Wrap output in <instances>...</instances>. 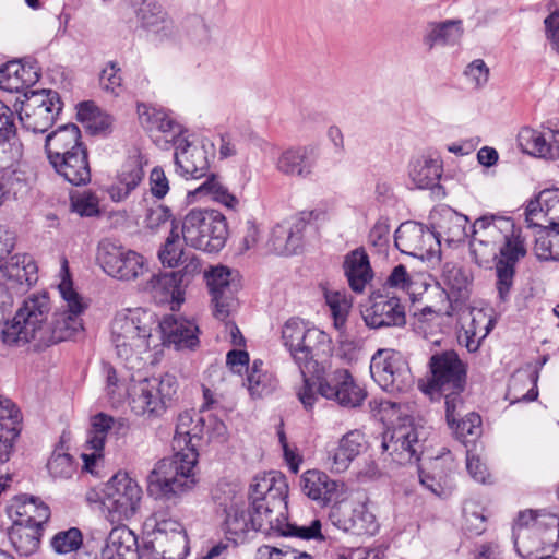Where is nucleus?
I'll list each match as a JSON object with an SVG mask.
<instances>
[{
	"mask_svg": "<svg viewBox=\"0 0 559 559\" xmlns=\"http://www.w3.org/2000/svg\"><path fill=\"white\" fill-rule=\"evenodd\" d=\"M205 420L198 413L186 411L178 416L173 439L171 457L158 461L147 476L148 490L157 499L177 504L197 484L194 467L198 444L204 437Z\"/></svg>",
	"mask_w": 559,
	"mask_h": 559,
	"instance_id": "obj_1",
	"label": "nucleus"
},
{
	"mask_svg": "<svg viewBox=\"0 0 559 559\" xmlns=\"http://www.w3.org/2000/svg\"><path fill=\"white\" fill-rule=\"evenodd\" d=\"M471 254L479 266L496 262V288L501 301H507L514 284L515 267L526 255L521 230L509 217L484 215L472 226Z\"/></svg>",
	"mask_w": 559,
	"mask_h": 559,
	"instance_id": "obj_2",
	"label": "nucleus"
},
{
	"mask_svg": "<svg viewBox=\"0 0 559 559\" xmlns=\"http://www.w3.org/2000/svg\"><path fill=\"white\" fill-rule=\"evenodd\" d=\"M174 157L177 171L180 175L193 179L205 177V180L191 191L190 194L194 197H210L228 209H235L238 205V199L228 191L221 178L216 174L207 175L210 162L204 144L192 143L187 139L177 138L175 140Z\"/></svg>",
	"mask_w": 559,
	"mask_h": 559,
	"instance_id": "obj_3",
	"label": "nucleus"
},
{
	"mask_svg": "<svg viewBox=\"0 0 559 559\" xmlns=\"http://www.w3.org/2000/svg\"><path fill=\"white\" fill-rule=\"evenodd\" d=\"M154 321L140 309L117 313L111 322V343L130 369L140 368L142 355L152 347ZM157 344H153L156 347Z\"/></svg>",
	"mask_w": 559,
	"mask_h": 559,
	"instance_id": "obj_4",
	"label": "nucleus"
},
{
	"mask_svg": "<svg viewBox=\"0 0 559 559\" xmlns=\"http://www.w3.org/2000/svg\"><path fill=\"white\" fill-rule=\"evenodd\" d=\"M50 310V299L46 293L27 297L13 319L4 324L1 331L3 343L20 346L35 341L37 347H41V336L47 329Z\"/></svg>",
	"mask_w": 559,
	"mask_h": 559,
	"instance_id": "obj_5",
	"label": "nucleus"
},
{
	"mask_svg": "<svg viewBox=\"0 0 559 559\" xmlns=\"http://www.w3.org/2000/svg\"><path fill=\"white\" fill-rule=\"evenodd\" d=\"M181 235L187 246L216 253L225 247L227 240L226 217L217 210L193 209L182 221Z\"/></svg>",
	"mask_w": 559,
	"mask_h": 559,
	"instance_id": "obj_6",
	"label": "nucleus"
},
{
	"mask_svg": "<svg viewBox=\"0 0 559 559\" xmlns=\"http://www.w3.org/2000/svg\"><path fill=\"white\" fill-rule=\"evenodd\" d=\"M282 338L300 373L318 374L316 357L320 347L330 342L328 334L317 328H307L302 321L289 319L282 329Z\"/></svg>",
	"mask_w": 559,
	"mask_h": 559,
	"instance_id": "obj_7",
	"label": "nucleus"
},
{
	"mask_svg": "<svg viewBox=\"0 0 559 559\" xmlns=\"http://www.w3.org/2000/svg\"><path fill=\"white\" fill-rule=\"evenodd\" d=\"M14 107L23 128L45 133L61 111L62 102L58 92L40 90L24 93V99L17 98Z\"/></svg>",
	"mask_w": 559,
	"mask_h": 559,
	"instance_id": "obj_8",
	"label": "nucleus"
},
{
	"mask_svg": "<svg viewBox=\"0 0 559 559\" xmlns=\"http://www.w3.org/2000/svg\"><path fill=\"white\" fill-rule=\"evenodd\" d=\"M142 489L127 474L118 473L106 484L102 510L110 523L130 520L139 510Z\"/></svg>",
	"mask_w": 559,
	"mask_h": 559,
	"instance_id": "obj_9",
	"label": "nucleus"
},
{
	"mask_svg": "<svg viewBox=\"0 0 559 559\" xmlns=\"http://www.w3.org/2000/svg\"><path fill=\"white\" fill-rule=\"evenodd\" d=\"M177 388L176 378L168 373L140 380L128 392L132 412L140 416L162 415Z\"/></svg>",
	"mask_w": 559,
	"mask_h": 559,
	"instance_id": "obj_10",
	"label": "nucleus"
},
{
	"mask_svg": "<svg viewBox=\"0 0 559 559\" xmlns=\"http://www.w3.org/2000/svg\"><path fill=\"white\" fill-rule=\"evenodd\" d=\"M59 292L66 301L67 309L56 312L51 322L47 324L44 336H41V347L70 340L83 330L80 316L85 306L73 289L72 282L63 280L59 284Z\"/></svg>",
	"mask_w": 559,
	"mask_h": 559,
	"instance_id": "obj_11",
	"label": "nucleus"
},
{
	"mask_svg": "<svg viewBox=\"0 0 559 559\" xmlns=\"http://www.w3.org/2000/svg\"><path fill=\"white\" fill-rule=\"evenodd\" d=\"M372 379L381 389L395 393L408 390L413 378L403 355L391 348L378 349L370 361Z\"/></svg>",
	"mask_w": 559,
	"mask_h": 559,
	"instance_id": "obj_12",
	"label": "nucleus"
},
{
	"mask_svg": "<svg viewBox=\"0 0 559 559\" xmlns=\"http://www.w3.org/2000/svg\"><path fill=\"white\" fill-rule=\"evenodd\" d=\"M153 520L154 528L146 547L160 559H185L189 552V542L182 524L162 513H155Z\"/></svg>",
	"mask_w": 559,
	"mask_h": 559,
	"instance_id": "obj_13",
	"label": "nucleus"
},
{
	"mask_svg": "<svg viewBox=\"0 0 559 559\" xmlns=\"http://www.w3.org/2000/svg\"><path fill=\"white\" fill-rule=\"evenodd\" d=\"M431 377L423 391L433 395L442 391L465 390L466 368L453 350L435 354L429 360Z\"/></svg>",
	"mask_w": 559,
	"mask_h": 559,
	"instance_id": "obj_14",
	"label": "nucleus"
},
{
	"mask_svg": "<svg viewBox=\"0 0 559 559\" xmlns=\"http://www.w3.org/2000/svg\"><path fill=\"white\" fill-rule=\"evenodd\" d=\"M559 543V516L539 512L534 525L515 535L514 546L523 558H533L534 551H554Z\"/></svg>",
	"mask_w": 559,
	"mask_h": 559,
	"instance_id": "obj_15",
	"label": "nucleus"
},
{
	"mask_svg": "<svg viewBox=\"0 0 559 559\" xmlns=\"http://www.w3.org/2000/svg\"><path fill=\"white\" fill-rule=\"evenodd\" d=\"M97 259L109 276L120 281H134L147 270L142 254L110 241L100 245Z\"/></svg>",
	"mask_w": 559,
	"mask_h": 559,
	"instance_id": "obj_16",
	"label": "nucleus"
},
{
	"mask_svg": "<svg viewBox=\"0 0 559 559\" xmlns=\"http://www.w3.org/2000/svg\"><path fill=\"white\" fill-rule=\"evenodd\" d=\"M426 432L413 423H403L394 427L390 437L385 435L382 449L399 464L418 462L425 450Z\"/></svg>",
	"mask_w": 559,
	"mask_h": 559,
	"instance_id": "obj_17",
	"label": "nucleus"
},
{
	"mask_svg": "<svg viewBox=\"0 0 559 559\" xmlns=\"http://www.w3.org/2000/svg\"><path fill=\"white\" fill-rule=\"evenodd\" d=\"M318 379V393L338 405L355 408L362 404L367 393L359 386L347 369L337 368Z\"/></svg>",
	"mask_w": 559,
	"mask_h": 559,
	"instance_id": "obj_18",
	"label": "nucleus"
},
{
	"mask_svg": "<svg viewBox=\"0 0 559 559\" xmlns=\"http://www.w3.org/2000/svg\"><path fill=\"white\" fill-rule=\"evenodd\" d=\"M439 286V295L442 300L438 311L449 317L461 312L471 294V281L467 273L453 263H445Z\"/></svg>",
	"mask_w": 559,
	"mask_h": 559,
	"instance_id": "obj_19",
	"label": "nucleus"
},
{
	"mask_svg": "<svg viewBox=\"0 0 559 559\" xmlns=\"http://www.w3.org/2000/svg\"><path fill=\"white\" fill-rule=\"evenodd\" d=\"M312 215L313 211H302L275 225L269 239L270 249L278 255L297 253L304 245L305 233Z\"/></svg>",
	"mask_w": 559,
	"mask_h": 559,
	"instance_id": "obj_20",
	"label": "nucleus"
},
{
	"mask_svg": "<svg viewBox=\"0 0 559 559\" xmlns=\"http://www.w3.org/2000/svg\"><path fill=\"white\" fill-rule=\"evenodd\" d=\"M364 322L369 329L404 328L406 325L405 306L396 296L378 295L361 311Z\"/></svg>",
	"mask_w": 559,
	"mask_h": 559,
	"instance_id": "obj_21",
	"label": "nucleus"
},
{
	"mask_svg": "<svg viewBox=\"0 0 559 559\" xmlns=\"http://www.w3.org/2000/svg\"><path fill=\"white\" fill-rule=\"evenodd\" d=\"M204 274L214 304V316L224 321L235 304L237 290V285L231 281V271L227 266L217 265Z\"/></svg>",
	"mask_w": 559,
	"mask_h": 559,
	"instance_id": "obj_22",
	"label": "nucleus"
},
{
	"mask_svg": "<svg viewBox=\"0 0 559 559\" xmlns=\"http://www.w3.org/2000/svg\"><path fill=\"white\" fill-rule=\"evenodd\" d=\"M288 496V485L283 474L278 472H269L257 475L250 485L249 500L250 506L273 503L275 511H281L284 506V499Z\"/></svg>",
	"mask_w": 559,
	"mask_h": 559,
	"instance_id": "obj_23",
	"label": "nucleus"
},
{
	"mask_svg": "<svg viewBox=\"0 0 559 559\" xmlns=\"http://www.w3.org/2000/svg\"><path fill=\"white\" fill-rule=\"evenodd\" d=\"M461 330L457 335L459 343L464 345L469 353H475L483 340L489 334L493 328L491 317L481 309H464L461 310Z\"/></svg>",
	"mask_w": 559,
	"mask_h": 559,
	"instance_id": "obj_24",
	"label": "nucleus"
},
{
	"mask_svg": "<svg viewBox=\"0 0 559 559\" xmlns=\"http://www.w3.org/2000/svg\"><path fill=\"white\" fill-rule=\"evenodd\" d=\"M22 415L16 405L0 395V464L8 462L21 432Z\"/></svg>",
	"mask_w": 559,
	"mask_h": 559,
	"instance_id": "obj_25",
	"label": "nucleus"
},
{
	"mask_svg": "<svg viewBox=\"0 0 559 559\" xmlns=\"http://www.w3.org/2000/svg\"><path fill=\"white\" fill-rule=\"evenodd\" d=\"M225 533L235 544L242 543L250 531H255L252 508H247L241 495L234 493L230 503H225Z\"/></svg>",
	"mask_w": 559,
	"mask_h": 559,
	"instance_id": "obj_26",
	"label": "nucleus"
},
{
	"mask_svg": "<svg viewBox=\"0 0 559 559\" xmlns=\"http://www.w3.org/2000/svg\"><path fill=\"white\" fill-rule=\"evenodd\" d=\"M163 344L174 345L177 349L194 348L199 344L197 324L173 314L164 317L158 323Z\"/></svg>",
	"mask_w": 559,
	"mask_h": 559,
	"instance_id": "obj_27",
	"label": "nucleus"
},
{
	"mask_svg": "<svg viewBox=\"0 0 559 559\" xmlns=\"http://www.w3.org/2000/svg\"><path fill=\"white\" fill-rule=\"evenodd\" d=\"M366 448L365 435L354 429L345 433L337 447L329 452L326 464L331 472L343 473Z\"/></svg>",
	"mask_w": 559,
	"mask_h": 559,
	"instance_id": "obj_28",
	"label": "nucleus"
},
{
	"mask_svg": "<svg viewBox=\"0 0 559 559\" xmlns=\"http://www.w3.org/2000/svg\"><path fill=\"white\" fill-rule=\"evenodd\" d=\"M2 278L8 288H28L37 281V265L28 254H14L0 265Z\"/></svg>",
	"mask_w": 559,
	"mask_h": 559,
	"instance_id": "obj_29",
	"label": "nucleus"
},
{
	"mask_svg": "<svg viewBox=\"0 0 559 559\" xmlns=\"http://www.w3.org/2000/svg\"><path fill=\"white\" fill-rule=\"evenodd\" d=\"M49 163L60 176L73 186L86 185L91 180V169L85 146Z\"/></svg>",
	"mask_w": 559,
	"mask_h": 559,
	"instance_id": "obj_30",
	"label": "nucleus"
},
{
	"mask_svg": "<svg viewBox=\"0 0 559 559\" xmlns=\"http://www.w3.org/2000/svg\"><path fill=\"white\" fill-rule=\"evenodd\" d=\"M102 559H138V538L126 525L114 527L102 548Z\"/></svg>",
	"mask_w": 559,
	"mask_h": 559,
	"instance_id": "obj_31",
	"label": "nucleus"
},
{
	"mask_svg": "<svg viewBox=\"0 0 559 559\" xmlns=\"http://www.w3.org/2000/svg\"><path fill=\"white\" fill-rule=\"evenodd\" d=\"M340 484L318 469L306 471L301 476L302 492L320 506H326L338 498Z\"/></svg>",
	"mask_w": 559,
	"mask_h": 559,
	"instance_id": "obj_32",
	"label": "nucleus"
},
{
	"mask_svg": "<svg viewBox=\"0 0 559 559\" xmlns=\"http://www.w3.org/2000/svg\"><path fill=\"white\" fill-rule=\"evenodd\" d=\"M430 240L431 235L423 224L416 222L402 223L394 234L395 247L412 257H423L428 251L427 243Z\"/></svg>",
	"mask_w": 559,
	"mask_h": 559,
	"instance_id": "obj_33",
	"label": "nucleus"
},
{
	"mask_svg": "<svg viewBox=\"0 0 559 559\" xmlns=\"http://www.w3.org/2000/svg\"><path fill=\"white\" fill-rule=\"evenodd\" d=\"M551 143L539 131L525 127L518 135L519 146L532 156L556 159L559 157V131L550 130Z\"/></svg>",
	"mask_w": 559,
	"mask_h": 559,
	"instance_id": "obj_34",
	"label": "nucleus"
},
{
	"mask_svg": "<svg viewBox=\"0 0 559 559\" xmlns=\"http://www.w3.org/2000/svg\"><path fill=\"white\" fill-rule=\"evenodd\" d=\"M144 178L143 160L140 155L130 156L117 175V183L108 189L112 201L120 202L136 189Z\"/></svg>",
	"mask_w": 559,
	"mask_h": 559,
	"instance_id": "obj_35",
	"label": "nucleus"
},
{
	"mask_svg": "<svg viewBox=\"0 0 559 559\" xmlns=\"http://www.w3.org/2000/svg\"><path fill=\"white\" fill-rule=\"evenodd\" d=\"M129 425L126 419L114 418L105 413H97L91 417L86 447L90 450L104 451L106 438L109 431L123 436L127 433Z\"/></svg>",
	"mask_w": 559,
	"mask_h": 559,
	"instance_id": "obj_36",
	"label": "nucleus"
},
{
	"mask_svg": "<svg viewBox=\"0 0 559 559\" xmlns=\"http://www.w3.org/2000/svg\"><path fill=\"white\" fill-rule=\"evenodd\" d=\"M82 147L84 145L81 142V131L73 123L59 127L47 135L45 142V151L49 162Z\"/></svg>",
	"mask_w": 559,
	"mask_h": 559,
	"instance_id": "obj_37",
	"label": "nucleus"
},
{
	"mask_svg": "<svg viewBox=\"0 0 559 559\" xmlns=\"http://www.w3.org/2000/svg\"><path fill=\"white\" fill-rule=\"evenodd\" d=\"M38 79L36 71L20 61H10L0 68V88L9 93L24 96V93H27L26 90Z\"/></svg>",
	"mask_w": 559,
	"mask_h": 559,
	"instance_id": "obj_38",
	"label": "nucleus"
},
{
	"mask_svg": "<svg viewBox=\"0 0 559 559\" xmlns=\"http://www.w3.org/2000/svg\"><path fill=\"white\" fill-rule=\"evenodd\" d=\"M253 524L255 532H262L266 535H281L289 527L286 518L287 499H284V506L281 511H275L273 503H263L252 507Z\"/></svg>",
	"mask_w": 559,
	"mask_h": 559,
	"instance_id": "obj_39",
	"label": "nucleus"
},
{
	"mask_svg": "<svg viewBox=\"0 0 559 559\" xmlns=\"http://www.w3.org/2000/svg\"><path fill=\"white\" fill-rule=\"evenodd\" d=\"M144 290L152 294L157 302H169L180 306L185 300V288L178 283L173 272L152 275L146 282Z\"/></svg>",
	"mask_w": 559,
	"mask_h": 559,
	"instance_id": "obj_40",
	"label": "nucleus"
},
{
	"mask_svg": "<svg viewBox=\"0 0 559 559\" xmlns=\"http://www.w3.org/2000/svg\"><path fill=\"white\" fill-rule=\"evenodd\" d=\"M344 273L347 277L349 287L355 293H362L366 285L372 278L368 254L364 249H355L349 252L344 260Z\"/></svg>",
	"mask_w": 559,
	"mask_h": 559,
	"instance_id": "obj_41",
	"label": "nucleus"
},
{
	"mask_svg": "<svg viewBox=\"0 0 559 559\" xmlns=\"http://www.w3.org/2000/svg\"><path fill=\"white\" fill-rule=\"evenodd\" d=\"M138 115L141 124L150 131L157 130L171 134V142L175 144L177 138H181L182 128L163 109H157L145 104L138 105Z\"/></svg>",
	"mask_w": 559,
	"mask_h": 559,
	"instance_id": "obj_42",
	"label": "nucleus"
},
{
	"mask_svg": "<svg viewBox=\"0 0 559 559\" xmlns=\"http://www.w3.org/2000/svg\"><path fill=\"white\" fill-rule=\"evenodd\" d=\"M537 380V370L531 368L516 370L509 381L507 399L511 404L536 400L538 396Z\"/></svg>",
	"mask_w": 559,
	"mask_h": 559,
	"instance_id": "obj_43",
	"label": "nucleus"
},
{
	"mask_svg": "<svg viewBox=\"0 0 559 559\" xmlns=\"http://www.w3.org/2000/svg\"><path fill=\"white\" fill-rule=\"evenodd\" d=\"M309 153V148L305 146L284 151L277 158V170L286 176L301 178L309 176L313 167Z\"/></svg>",
	"mask_w": 559,
	"mask_h": 559,
	"instance_id": "obj_44",
	"label": "nucleus"
},
{
	"mask_svg": "<svg viewBox=\"0 0 559 559\" xmlns=\"http://www.w3.org/2000/svg\"><path fill=\"white\" fill-rule=\"evenodd\" d=\"M441 165L438 159L417 156L412 158L408 166V176L415 188L428 189L433 187L441 176Z\"/></svg>",
	"mask_w": 559,
	"mask_h": 559,
	"instance_id": "obj_45",
	"label": "nucleus"
},
{
	"mask_svg": "<svg viewBox=\"0 0 559 559\" xmlns=\"http://www.w3.org/2000/svg\"><path fill=\"white\" fill-rule=\"evenodd\" d=\"M41 530L21 521H14L9 531V538L16 552L26 557L36 552L40 544Z\"/></svg>",
	"mask_w": 559,
	"mask_h": 559,
	"instance_id": "obj_46",
	"label": "nucleus"
},
{
	"mask_svg": "<svg viewBox=\"0 0 559 559\" xmlns=\"http://www.w3.org/2000/svg\"><path fill=\"white\" fill-rule=\"evenodd\" d=\"M138 16L144 27L155 33L164 32L165 36L173 34V21L168 17L162 5L154 0H144L139 9Z\"/></svg>",
	"mask_w": 559,
	"mask_h": 559,
	"instance_id": "obj_47",
	"label": "nucleus"
},
{
	"mask_svg": "<svg viewBox=\"0 0 559 559\" xmlns=\"http://www.w3.org/2000/svg\"><path fill=\"white\" fill-rule=\"evenodd\" d=\"M16 514L19 518L15 521L43 528L50 518V509L38 498L23 496L19 499Z\"/></svg>",
	"mask_w": 559,
	"mask_h": 559,
	"instance_id": "obj_48",
	"label": "nucleus"
},
{
	"mask_svg": "<svg viewBox=\"0 0 559 559\" xmlns=\"http://www.w3.org/2000/svg\"><path fill=\"white\" fill-rule=\"evenodd\" d=\"M468 223L467 216L460 214L451 209L442 212L438 227L440 235L449 243H456L463 241L467 237L466 226Z\"/></svg>",
	"mask_w": 559,
	"mask_h": 559,
	"instance_id": "obj_49",
	"label": "nucleus"
},
{
	"mask_svg": "<svg viewBox=\"0 0 559 559\" xmlns=\"http://www.w3.org/2000/svg\"><path fill=\"white\" fill-rule=\"evenodd\" d=\"M463 34L461 21H445L432 25L425 36L424 43L431 49L436 45H452L460 40Z\"/></svg>",
	"mask_w": 559,
	"mask_h": 559,
	"instance_id": "obj_50",
	"label": "nucleus"
},
{
	"mask_svg": "<svg viewBox=\"0 0 559 559\" xmlns=\"http://www.w3.org/2000/svg\"><path fill=\"white\" fill-rule=\"evenodd\" d=\"M534 251L539 260L559 261V226L543 227L536 236Z\"/></svg>",
	"mask_w": 559,
	"mask_h": 559,
	"instance_id": "obj_51",
	"label": "nucleus"
},
{
	"mask_svg": "<svg viewBox=\"0 0 559 559\" xmlns=\"http://www.w3.org/2000/svg\"><path fill=\"white\" fill-rule=\"evenodd\" d=\"M262 365L261 360H254L247 377L248 390L257 397L272 393L277 384L272 373L262 370Z\"/></svg>",
	"mask_w": 559,
	"mask_h": 559,
	"instance_id": "obj_52",
	"label": "nucleus"
},
{
	"mask_svg": "<svg viewBox=\"0 0 559 559\" xmlns=\"http://www.w3.org/2000/svg\"><path fill=\"white\" fill-rule=\"evenodd\" d=\"M559 203V189H545L539 192L536 200L530 201L526 206V222L530 226L542 227V222L538 219L539 214L544 212L545 207H555Z\"/></svg>",
	"mask_w": 559,
	"mask_h": 559,
	"instance_id": "obj_53",
	"label": "nucleus"
},
{
	"mask_svg": "<svg viewBox=\"0 0 559 559\" xmlns=\"http://www.w3.org/2000/svg\"><path fill=\"white\" fill-rule=\"evenodd\" d=\"M185 250L180 243V235L176 227L171 228L169 236L166 238L165 243L158 251V259L163 266L174 269L177 267L183 260Z\"/></svg>",
	"mask_w": 559,
	"mask_h": 559,
	"instance_id": "obj_54",
	"label": "nucleus"
},
{
	"mask_svg": "<svg viewBox=\"0 0 559 559\" xmlns=\"http://www.w3.org/2000/svg\"><path fill=\"white\" fill-rule=\"evenodd\" d=\"M325 300L333 317L334 328L342 334L345 330L346 319L352 307L345 294L340 292H328Z\"/></svg>",
	"mask_w": 559,
	"mask_h": 559,
	"instance_id": "obj_55",
	"label": "nucleus"
},
{
	"mask_svg": "<svg viewBox=\"0 0 559 559\" xmlns=\"http://www.w3.org/2000/svg\"><path fill=\"white\" fill-rule=\"evenodd\" d=\"M50 546L59 555L75 554L83 546L82 532L78 527L60 531L51 538Z\"/></svg>",
	"mask_w": 559,
	"mask_h": 559,
	"instance_id": "obj_56",
	"label": "nucleus"
},
{
	"mask_svg": "<svg viewBox=\"0 0 559 559\" xmlns=\"http://www.w3.org/2000/svg\"><path fill=\"white\" fill-rule=\"evenodd\" d=\"M455 437L466 443L481 433V418L474 412H468L464 416L457 418L453 426H450Z\"/></svg>",
	"mask_w": 559,
	"mask_h": 559,
	"instance_id": "obj_57",
	"label": "nucleus"
},
{
	"mask_svg": "<svg viewBox=\"0 0 559 559\" xmlns=\"http://www.w3.org/2000/svg\"><path fill=\"white\" fill-rule=\"evenodd\" d=\"M47 469L53 478L68 479L75 473L76 465L70 454L53 452L48 460Z\"/></svg>",
	"mask_w": 559,
	"mask_h": 559,
	"instance_id": "obj_58",
	"label": "nucleus"
},
{
	"mask_svg": "<svg viewBox=\"0 0 559 559\" xmlns=\"http://www.w3.org/2000/svg\"><path fill=\"white\" fill-rule=\"evenodd\" d=\"M463 392L464 390H449L438 393L445 400V419L449 426H453V423H456L457 418L467 413L462 396Z\"/></svg>",
	"mask_w": 559,
	"mask_h": 559,
	"instance_id": "obj_59",
	"label": "nucleus"
},
{
	"mask_svg": "<svg viewBox=\"0 0 559 559\" xmlns=\"http://www.w3.org/2000/svg\"><path fill=\"white\" fill-rule=\"evenodd\" d=\"M98 109L92 102H82L78 105V119L82 122H87V127L93 129L94 132L105 131L109 128V120L107 117H97Z\"/></svg>",
	"mask_w": 559,
	"mask_h": 559,
	"instance_id": "obj_60",
	"label": "nucleus"
},
{
	"mask_svg": "<svg viewBox=\"0 0 559 559\" xmlns=\"http://www.w3.org/2000/svg\"><path fill=\"white\" fill-rule=\"evenodd\" d=\"M72 211L80 216L93 217L99 214L98 198L91 192H83L71 198Z\"/></svg>",
	"mask_w": 559,
	"mask_h": 559,
	"instance_id": "obj_61",
	"label": "nucleus"
},
{
	"mask_svg": "<svg viewBox=\"0 0 559 559\" xmlns=\"http://www.w3.org/2000/svg\"><path fill=\"white\" fill-rule=\"evenodd\" d=\"M106 377V391L114 401H120L130 389L126 386L123 381L118 377L117 370L109 364L103 366Z\"/></svg>",
	"mask_w": 559,
	"mask_h": 559,
	"instance_id": "obj_62",
	"label": "nucleus"
},
{
	"mask_svg": "<svg viewBox=\"0 0 559 559\" xmlns=\"http://www.w3.org/2000/svg\"><path fill=\"white\" fill-rule=\"evenodd\" d=\"M180 264L183 265L181 270L171 272L175 274L178 283L182 284V287L186 289L194 276L201 272V263L194 254H187Z\"/></svg>",
	"mask_w": 559,
	"mask_h": 559,
	"instance_id": "obj_63",
	"label": "nucleus"
},
{
	"mask_svg": "<svg viewBox=\"0 0 559 559\" xmlns=\"http://www.w3.org/2000/svg\"><path fill=\"white\" fill-rule=\"evenodd\" d=\"M99 81L104 90L117 95L122 82L118 63L110 61L106 68L103 69Z\"/></svg>",
	"mask_w": 559,
	"mask_h": 559,
	"instance_id": "obj_64",
	"label": "nucleus"
}]
</instances>
